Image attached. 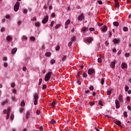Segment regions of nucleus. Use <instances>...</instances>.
<instances>
[{
	"label": "nucleus",
	"mask_w": 131,
	"mask_h": 131,
	"mask_svg": "<svg viewBox=\"0 0 131 131\" xmlns=\"http://www.w3.org/2000/svg\"><path fill=\"white\" fill-rule=\"evenodd\" d=\"M6 19H10V18H11V16H10V15H7L6 16Z\"/></svg>",
	"instance_id": "59"
},
{
	"label": "nucleus",
	"mask_w": 131,
	"mask_h": 131,
	"mask_svg": "<svg viewBox=\"0 0 131 131\" xmlns=\"http://www.w3.org/2000/svg\"><path fill=\"white\" fill-rule=\"evenodd\" d=\"M95 101H91L89 102V105L90 106H94V105H95Z\"/></svg>",
	"instance_id": "23"
},
{
	"label": "nucleus",
	"mask_w": 131,
	"mask_h": 131,
	"mask_svg": "<svg viewBox=\"0 0 131 131\" xmlns=\"http://www.w3.org/2000/svg\"><path fill=\"white\" fill-rule=\"evenodd\" d=\"M99 105H100V106H103V103H102V101L99 100L98 101Z\"/></svg>",
	"instance_id": "38"
},
{
	"label": "nucleus",
	"mask_w": 131,
	"mask_h": 131,
	"mask_svg": "<svg viewBox=\"0 0 131 131\" xmlns=\"http://www.w3.org/2000/svg\"><path fill=\"white\" fill-rule=\"evenodd\" d=\"M8 103V100H6L4 101H2V105H3V106H5V105H6V104Z\"/></svg>",
	"instance_id": "17"
},
{
	"label": "nucleus",
	"mask_w": 131,
	"mask_h": 131,
	"mask_svg": "<svg viewBox=\"0 0 131 131\" xmlns=\"http://www.w3.org/2000/svg\"><path fill=\"white\" fill-rule=\"evenodd\" d=\"M90 31H95V29L93 28H91L89 29Z\"/></svg>",
	"instance_id": "51"
},
{
	"label": "nucleus",
	"mask_w": 131,
	"mask_h": 131,
	"mask_svg": "<svg viewBox=\"0 0 131 131\" xmlns=\"http://www.w3.org/2000/svg\"><path fill=\"white\" fill-rule=\"evenodd\" d=\"M19 6H20V3H19V2H16V3L15 4L14 6V10L15 11V12H18Z\"/></svg>",
	"instance_id": "1"
},
{
	"label": "nucleus",
	"mask_w": 131,
	"mask_h": 131,
	"mask_svg": "<svg viewBox=\"0 0 131 131\" xmlns=\"http://www.w3.org/2000/svg\"><path fill=\"white\" fill-rule=\"evenodd\" d=\"M125 57H129V53H126L125 54Z\"/></svg>",
	"instance_id": "64"
},
{
	"label": "nucleus",
	"mask_w": 131,
	"mask_h": 131,
	"mask_svg": "<svg viewBox=\"0 0 131 131\" xmlns=\"http://www.w3.org/2000/svg\"><path fill=\"white\" fill-rule=\"evenodd\" d=\"M128 90H129V88L128 86H127V85H126L125 86V91L127 92V91H128Z\"/></svg>",
	"instance_id": "30"
},
{
	"label": "nucleus",
	"mask_w": 131,
	"mask_h": 131,
	"mask_svg": "<svg viewBox=\"0 0 131 131\" xmlns=\"http://www.w3.org/2000/svg\"><path fill=\"white\" fill-rule=\"evenodd\" d=\"M121 68L124 69V68H127V64L124 62L122 63Z\"/></svg>",
	"instance_id": "8"
},
{
	"label": "nucleus",
	"mask_w": 131,
	"mask_h": 131,
	"mask_svg": "<svg viewBox=\"0 0 131 131\" xmlns=\"http://www.w3.org/2000/svg\"><path fill=\"white\" fill-rule=\"evenodd\" d=\"M85 93H86V94H87V95H89V94H90V93H91V91H90V90H85Z\"/></svg>",
	"instance_id": "45"
},
{
	"label": "nucleus",
	"mask_w": 131,
	"mask_h": 131,
	"mask_svg": "<svg viewBox=\"0 0 131 131\" xmlns=\"http://www.w3.org/2000/svg\"><path fill=\"white\" fill-rule=\"evenodd\" d=\"M41 82H42V79L40 78L39 80L38 85H40L41 84Z\"/></svg>",
	"instance_id": "32"
},
{
	"label": "nucleus",
	"mask_w": 131,
	"mask_h": 131,
	"mask_svg": "<svg viewBox=\"0 0 131 131\" xmlns=\"http://www.w3.org/2000/svg\"><path fill=\"white\" fill-rule=\"evenodd\" d=\"M22 39H25L26 40H27V37H26L25 36H23Z\"/></svg>",
	"instance_id": "47"
},
{
	"label": "nucleus",
	"mask_w": 131,
	"mask_h": 131,
	"mask_svg": "<svg viewBox=\"0 0 131 131\" xmlns=\"http://www.w3.org/2000/svg\"><path fill=\"white\" fill-rule=\"evenodd\" d=\"M128 28H127V27H125L123 28V31H128Z\"/></svg>",
	"instance_id": "35"
},
{
	"label": "nucleus",
	"mask_w": 131,
	"mask_h": 131,
	"mask_svg": "<svg viewBox=\"0 0 131 131\" xmlns=\"http://www.w3.org/2000/svg\"><path fill=\"white\" fill-rule=\"evenodd\" d=\"M6 30V29L5 28H2L1 30V32H4Z\"/></svg>",
	"instance_id": "56"
},
{
	"label": "nucleus",
	"mask_w": 131,
	"mask_h": 131,
	"mask_svg": "<svg viewBox=\"0 0 131 131\" xmlns=\"http://www.w3.org/2000/svg\"><path fill=\"white\" fill-rule=\"evenodd\" d=\"M107 27L106 26H104L102 28V31L103 32H106L107 31Z\"/></svg>",
	"instance_id": "12"
},
{
	"label": "nucleus",
	"mask_w": 131,
	"mask_h": 131,
	"mask_svg": "<svg viewBox=\"0 0 131 131\" xmlns=\"http://www.w3.org/2000/svg\"><path fill=\"white\" fill-rule=\"evenodd\" d=\"M113 42H114V43H118L119 42V40L117 39H114L113 40Z\"/></svg>",
	"instance_id": "20"
},
{
	"label": "nucleus",
	"mask_w": 131,
	"mask_h": 131,
	"mask_svg": "<svg viewBox=\"0 0 131 131\" xmlns=\"http://www.w3.org/2000/svg\"><path fill=\"white\" fill-rule=\"evenodd\" d=\"M95 72V71L93 69H90L88 70V74L92 75L93 73Z\"/></svg>",
	"instance_id": "6"
},
{
	"label": "nucleus",
	"mask_w": 131,
	"mask_h": 131,
	"mask_svg": "<svg viewBox=\"0 0 131 131\" xmlns=\"http://www.w3.org/2000/svg\"><path fill=\"white\" fill-rule=\"evenodd\" d=\"M45 56H46L47 57H50V56H51V53L50 52L46 53Z\"/></svg>",
	"instance_id": "28"
},
{
	"label": "nucleus",
	"mask_w": 131,
	"mask_h": 131,
	"mask_svg": "<svg viewBox=\"0 0 131 131\" xmlns=\"http://www.w3.org/2000/svg\"><path fill=\"white\" fill-rule=\"evenodd\" d=\"M42 89V90H45V89H47V85L46 84H43Z\"/></svg>",
	"instance_id": "48"
},
{
	"label": "nucleus",
	"mask_w": 131,
	"mask_h": 131,
	"mask_svg": "<svg viewBox=\"0 0 131 131\" xmlns=\"http://www.w3.org/2000/svg\"><path fill=\"white\" fill-rule=\"evenodd\" d=\"M101 83L103 85L104 84V79H101Z\"/></svg>",
	"instance_id": "50"
},
{
	"label": "nucleus",
	"mask_w": 131,
	"mask_h": 131,
	"mask_svg": "<svg viewBox=\"0 0 131 131\" xmlns=\"http://www.w3.org/2000/svg\"><path fill=\"white\" fill-rule=\"evenodd\" d=\"M31 21H36V17H33L31 19Z\"/></svg>",
	"instance_id": "60"
},
{
	"label": "nucleus",
	"mask_w": 131,
	"mask_h": 131,
	"mask_svg": "<svg viewBox=\"0 0 131 131\" xmlns=\"http://www.w3.org/2000/svg\"><path fill=\"white\" fill-rule=\"evenodd\" d=\"M113 24H114V26H119V23L117 21L114 22Z\"/></svg>",
	"instance_id": "21"
},
{
	"label": "nucleus",
	"mask_w": 131,
	"mask_h": 131,
	"mask_svg": "<svg viewBox=\"0 0 131 131\" xmlns=\"http://www.w3.org/2000/svg\"><path fill=\"white\" fill-rule=\"evenodd\" d=\"M7 111V114H10V111H11V108H8Z\"/></svg>",
	"instance_id": "46"
},
{
	"label": "nucleus",
	"mask_w": 131,
	"mask_h": 131,
	"mask_svg": "<svg viewBox=\"0 0 131 131\" xmlns=\"http://www.w3.org/2000/svg\"><path fill=\"white\" fill-rule=\"evenodd\" d=\"M56 104H57V103H56V102L53 101V102L51 103V106L54 107H55V106H56Z\"/></svg>",
	"instance_id": "22"
},
{
	"label": "nucleus",
	"mask_w": 131,
	"mask_h": 131,
	"mask_svg": "<svg viewBox=\"0 0 131 131\" xmlns=\"http://www.w3.org/2000/svg\"><path fill=\"white\" fill-rule=\"evenodd\" d=\"M6 39L8 41H11L12 40V37L10 36H7L6 37Z\"/></svg>",
	"instance_id": "18"
},
{
	"label": "nucleus",
	"mask_w": 131,
	"mask_h": 131,
	"mask_svg": "<svg viewBox=\"0 0 131 131\" xmlns=\"http://www.w3.org/2000/svg\"><path fill=\"white\" fill-rule=\"evenodd\" d=\"M51 64H52V65H53V64H55V63H56V60L54 59H52L50 61Z\"/></svg>",
	"instance_id": "26"
},
{
	"label": "nucleus",
	"mask_w": 131,
	"mask_h": 131,
	"mask_svg": "<svg viewBox=\"0 0 131 131\" xmlns=\"http://www.w3.org/2000/svg\"><path fill=\"white\" fill-rule=\"evenodd\" d=\"M23 13H24L25 14H27V13H28V10H27V9H24L23 11Z\"/></svg>",
	"instance_id": "39"
},
{
	"label": "nucleus",
	"mask_w": 131,
	"mask_h": 131,
	"mask_svg": "<svg viewBox=\"0 0 131 131\" xmlns=\"http://www.w3.org/2000/svg\"><path fill=\"white\" fill-rule=\"evenodd\" d=\"M59 50H60V46H57L56 47V51H59Z\"/></svg>",
	"instance_id": "61"
},
{
	"label": "nucleus",
	"mask_w": 131,
	"mask_h": 131,
	"mask_svg": "<svg viewBox=\"0 0 131 131\" xmlns=\"http://www.w3.org/2000/svg\"><path fill=\"white\" fill-rule=\"evenodd\" d=\"M123 115L124 117H127V112H124Z\"/></svg>",
	"instance_id": "33"
},
{
	"label": "nucleus",
	"mask_w": 131,
	"mask_h": 131,
	"mask_svg": "<svg viewBox=\"0 0 131 131\" xmlns=\"http://www.w3.org/2000/svg\"><path fill=\"white\" fill-rule=\"evenodd\" d=\"M72 41H70L68 43V47H71V46H72Z\"/></svg>",
	"instance_id": "44"
},
{
	"label": "nucleus",
	"mask_w": 131,
	"mask_h": 131,
	"mask_svg": "<svg viewBox=\"0 0 131 131\" xmlns=\"http://www.w3.org/2000/svg\"><path fill=\"white\" fill-rule=\"evenodd\" d=\"M66 60V56H63L62 58V60L64 62V61H65Z\"/></svg>",
	"instance_id": "41"
},
{
	"label": "nucleus",
	"mask_w": 131,
	"mask_h": 131,
	"mask_svg": "<svg viewBox=\"0 0 131 131\" xmlns=\"http://www.w3.org/2000/svg\"><path fill=\"white\" fill-rule=\"evenodd\" d=\"M98 63H101L102 62V59L101 58H98Z\"/></svg>",
	"instance_id": "63"
},
{
	"label": "nucleus",
	"mask_w": 131,
	"mask_h": 131,
	"mask_svg": "<svg viewBox=\"0 0 131 131\" xmlns=\"http://www.w3.org/2000/svg\"><path fill=\"white\" fill-rule=\"evenodd\" d=\"M36 114L37 115H39V114H40V111L37 110L36 112Z\"/></svg>",
	"instance_id": "49"
},
{
	"label": "nucleus",
	"mask_w": 131,
	"mask_h": 131,
	"mask_svg": "<svg viewBox=\"0 0 131 131\" xmlns=\"http://www.w3.org/2000/svg\"><path fill=\"white\" fill-rule=\"evenodd\" d=\"M17 52V48H14L12 51V54H14Z\"/></svg>",
	"instance_id": "19"
},
{
	"label": "nucleus",
	"mask_w": 131,
	"mask_h": 131,
	"mask_svg": "<svg viewBox=\"0 0 131 131\" xmlns=\"http://www.w3.org/2000/svg\"><path fill=\"white\" fill-rule=\"evenodd\" d=\"M24 111V108H21L19 110V112H20V113H22V112H23Z\"/></svg>",
	"instance_id": "58"
},
{
	"label": "nucleus",
	"mask_w": 131,
	"mask_h": 131,
	"mask_svg": "<svg viewBox=\"0 0 131 131\" xmlns=\"http://www.w3.org/2000/svg\"><path fill=\"white\" fill-rule=\"evenodd\" d=\"M26 118H29L30 117V112H27L26 114Z\"/></svg>",
	"instance_id": "13"
},
{
	"label": "nucleus",
	"mask_w": 131,
	"mask_h": 131,
	"mask_svg": "<svg viewBox=\"0 0 131 131\" xmlns=\"http://www.w3.org/2000/svg\"><path fill=\"white\" fill-rule=\"evenodd\" d=\"M82 76H83V77H86V76H88V75L86 74H85V73H84L82 74Z\"/></svg>",
	"instance_id": "54"
},
{
	"label": "nucleus",
	"mask_w": 131,
	"mask_h": 131,
	"mask_svg": "<svg viewBox=\"0 0 131 131\" xmlns=\"http://www.w3.org/2000/svg\"><path fill=\"white\" fill-rule=\"evenodd\" d=\"M90 91H94V86H91L89 88Z\"/></svg>",
	"instance_id": "53"
},
{
	"label": "nucleus",
	"mask_w": 131,
	"mask_h": 131,
	"mask_svg": "<svg viewBox=\"0 0 131 131\" xmlns=\"http://www.w3.org/2000/svg\"><path fill=\"white\" fill-rule=\"evenodd\" d=\"M40 24L39 23H35V26H36L37 27H39Z\"/></svg>",
	"instance_id": "43"
},
{
	"label": "nucleus",
	"mask_w": 131,
	"mask_h": 131,
	"mask_svg": "<svg viewBox=\"0 0 131 131\" xmlns=\"http://www.w3.org/2000/svg\"><path fill=\"white\" fill-rule=\"evenodd\" d=\"M60 24L56 25L55 26V29H58L59 27H60Z\"/></svg>",
	"instance_id": "42"
},
{
	"label": "nucleus",
	"mask_w": 131,
	"mask_h": 131,
	"mask_svg": "<svg viewBox=\"0 0 131 131\" xmlns=\"http://www.w3.org/2000/svg\"><path fill=\"white\" fill-rule=\"evenodd\" d=\"M115 123L117 124V125H118V126H120V127H122V126H121V122H120V121H115Z\"/></svg>",
	"instance_id": "7"
},
{
	"label": "nucleus",
	"mask_w": 131,
	"mask_h": 131,
	"mask_svg": "<svg viewBox=\"0 0 131 131\" xmlns=\"http://www.w3.org/2000/svg\"><path fill=\"white\" fill-rule=\"evenodd\" d=\"M51 74H52V72H49L48 74H46L45 80V81H48L50 80V79L51 78Z\"/></svg>",
	"instance_id": "2"
},
{
	"label": "nucleus",
	"mask_w": 131,
	"mask_h": 131,
	"mask_svg": "<svg viewBox=\"0 0 131 131\" xmlns=\"http://www.w3.org/2000/svg\"><path fill=\"white\" fill-rule=\"evenodd\" d=\"M69 24H70V19H68L65 23L64 28H66V29H67V28H68V25H69Z\"/></svg>",
	"instance_id": "4"
},
{
	"label": "nucleus",
	"mask_w": 131,
	"mask_h": 131,
	"mask_svg": "<svg viewBox=\"0 0 131 131\" xmlns=\"http://www.w3.org/2000/svg\"><path fill=\"white\" fill-rule=\"evenodd\" d=\"M38 100H34V105H35V106H36V104H37V101Z\"/></svg>",
	"instance_id": "34"
},
{
	"label": "nucleus",
	"mask_w": 131,
	"mask_h": 131,
	"mask_svg": "<svg viewBox=\"0 0 131 131\" xmlns=\"http://www.w3.org/2000/svg\"><path fill=\"white\" fill-rule=\"evenodd\" d=\"M10 119L11 120H13V119H14V115H12L10 116Z\"/></svg>",
	"instance_id": "62"
},
{
	"label": "nucleus",
	"mask_w": 131,
	"mask_h": 131,
	"mask_svg": "<svg viewBox=\"0 0 131 131\" xmlns=\"http://www.w3.org/2000/svg\"><path fill=\"white\" fill-rule=\"evenodd\" d=\"M119 100L120 102H123V97H122V95L119 96Z\"/></svg>",
	"instance_id": "15"
},
{
	"label": "nucleus",
	"mask_w": 131,
	"mask_h": 131,
	"mask_svg": "<svg viewBox=\"0 0 131 131\" xmlns=\"http://www.w3.org/2000/svg\"><path fill=\"white\" fill-rule=\"evenodd\" d=\"M77 83L79 85H80V84H81V82L79 80H78L77 81Z\"/></svg>",
	"instance_id": "40"
},
{
	"label": "nucleus",
	"mask_w": 131,
	"mask_h": 131,
	"mask_svg": "<svg viewBox=\"0 0 131 131\" xmlns=\"http://www.w3.org/2000/svg\"><path fill=\"white\" fill-rule=\"evenodd\" d=\"M97 3H98L99 5H102L103 4V2H102V1L101 0H97Z\"/></svg>",
	"instance_id": "36"
},
{
	"label": "nucleus",
	"mask_w": 131,
	"mask_h": 131,
	"mask_svg": "<svg viewBox=\"0 0 131 131\" xmlns=\"http://www.w3.org/2000/svg\"><path fill=\"white\" fill-rule=\"evenodd\" d=\"M106 94L107 95V96H110V95H111L112 94V91L111 90H108L106 92Z\"/></svg>",
	"instance_id": "24"
},
{
	"label": "nucleus",
	"mask_w": 131,
	"mask_h": 131,
	"mask_svg": "<svg viewBox=\"0 0 131 131\" xmlns=\"http://www.w3.org/2000/svg\"><path fill=\"white\" fill-rule=\"evenodd\" d=\"M33 100H38V95H37V94L36 93L34 95Z\"/></svg>",
	"instance_id": "14"
},
{
	"label": "nucleus",
	"mask_w": 131,
	"mask_h": 131,
	"mask_svg": "<svg viewBox=\"0 0 131 131\" xmlns=\"http://www.w3.org/2000/svg\"><path fill=\"white\" fill-rule=\"evenodd\" d=\"M54 26V20L52 21L51 23V25H50V26L51 27H53V26Z\"/></svg>",
	"instance_id": "52"
},
{
	"label": "nucleus",
	"mask_w": 131,
	"mask_h": 131,
	"mask_svg": "<svg viewBox=\"0 0 131 131\" xmlns=\"http://www.w3.org/2000/svg\"><path fill=\"white\" fill-rule=\"evenodd\" d=\"M86 41H88V42H92V41H93V38L92 37H88L86 39Z\"/></svg>",
	"instance_id": "11"
},
{
	"label": "nucleus",
	"mask_w": 131,
	"mask_h": 131,
	"mask_svg": "<svg viewBox=\"0 0 131 131\" xmlns=\"http://www.w3.org/2000/svg\"><path fill=\"white\" fill-rule=\"evenodd\" d=\"M20 106H25V102H24V101H22L21 102V103H20Z\"/></svg>",
	"instance_id": "25"
},
{
	"label": "nucleus",
	"mask_w": 131,
	"mask_h": 131,
	"mask_svg": "<svg viewBox=\"0 0 131 131\" xmlns=\"http://www.w3.org/2000/svg\"><path fill=\"white\" fill-rule=\"evenodd\" d=\"M56 121L54 120V119H52L51 121V124H52V125H54V124H55V123H56Z\"/></svg>",
	"instance_id": "29"
},
{
	"label": "nucleus",
	"mask_w": 131,
	"mask_h": 131,
	"mask_svg": "<svg viewBox=\"0 0 131 131\" xmlns=\"http://www.w3.org/2000/svg\"><path fill=\"white\" fill-rule=\"evenodd\" d=\"M30 40H32L33 41H35V37L32 36L30 38Z\"/></svg>",
	"instance_id": "31"
},
{
	"label": "nucleus",
	"mask_w": 131,
	"mask_h": 131,
	"mask_svg": "<svg viewBox=\"0 0 131 131\" xmlns=\"http://www.w3.org/2000/svg\"><path fill=\"white\" fill-rule=\"evenodd\" d=\"M17 24H18V25H21V24H22V21L21 20H18L17 21Z\"/></svg>",
	"instance_id": "37"
},
{
	"label": "nucleus",
	"mask_w": 131,
	"mask_h": 131,
	"mask_svg": "<svg viewBox=\"0 0 131 131\" xmlns=\"http://www.w3.org/2000/svg\"><path fill=\"white\" fill-rule=\"evenodd\" d=\"M108 36L109 37H111L112 36V33L111 32L108 33Z\"/></svg>",
	"instance_id": "55"
},
{
	"label": "nucleus",
	"mask_w": 131,
	"mask_h": 131,
	"mask_svg": "<svg viewBox=\"0 0 131 131\" xmlns=\"http://www.w3.org/2000/svg\"><path fill=\"white\" fill-rule=\"evenodd\" d=\"M111 67L113 69L115 68V61H112L111 63Z\"/></svg>",
	"instance_id": "10"
},
{
	"label": "nucleus",
	"mask_w": 131,
	"mask_h": 131,
	"mask_svg": "<svg viewBox=\"0 0 131 131\" xmlns=\"http://www.w3.org/2000/svg\"><path fill=\"white\" fill-rule=\"evenodd\" d=\"M48 21H49V15H46L45 17L42 20V23L43 24H46Z\"/></svg>",
	"instance_id": "3"
},
{
	"label": "nucleus",
	"mask_w": 131,
	"mask_h": 131,
	"mask_svg": "<svg viewBox=\"0 0 131 131\" xmlns=\"http://www.w3.org/2000/svg\"><path fill=\"white\" fill-rule=\"evenodd\" d=\"M122 52V50H119L118 52V56H119L120 54H121Z\"/></svg>",
	"instance_id": "57"
},
{
	"label": "nucleus",
	"mask_w": 131,
	"mask_h": 131,
	"mask_svg": "<svg viewBox=\"0 0 131 131\" xmlns=\"http://www.w3.org/2000/svg\"><path fill=\"white\" fill-rule=\"evenodd\" d=\"M78 19L80 21L81 20H83V15L82 14H80L79 15Z\"/></svg>",
	"instance_id": "9"
},
{
	"label": "nucleus",
	"mask_w": 131,
	"mask_h": 131,
	"mask_svg": "<svg viewBox=\"0 0 131 131\" xmlns=\"http://www.w3.org/2000/svg\"><path fill=\"white\" fill-rule=\"evenodd\" d=\"M115 8H119V3L118 2H115Z\"/></svg>",
	"instance_id": "16"
},
{
	"label": "nucleus",
	"mask_w": 131,
	"mask_h": 131,
	"mask_svg": "<svg viewBox=\"0 0 131 131\" xmlns=\"http://www.w3.org/2000/svg\"><path fill=\"white\" fill-rule=\"evenodd\" d=\"M115 104L116 108H119V107H120V103H119V101L118 99H116Z\"/></svg>",
	"instance_id": "5"
},
{
	"label": "nucleus",
	"mask_w": 131,
	"mask_h": 131,
	"mask_svg": "<svg viewBox=\"0 0 131 131\" xmlns=\"http://www.w3.org/2000/svg\"><path fill=\"white\" fill-rule=\"evenodd\" d=\"M86 30H89V28H88V27H86V28L83 27L82 29V31H86Z\"/></svg>",
	"instance_id": "27"
}]
</instances>
